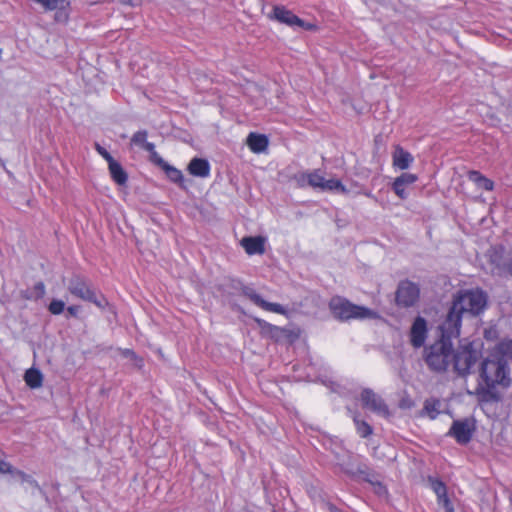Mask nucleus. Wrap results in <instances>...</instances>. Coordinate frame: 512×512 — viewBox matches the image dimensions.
I'll return each instance as SVG.
<instances>
[{"mask_svg":"<svg viewBox=\"0 0 512 512\" xmlns=\"http://www.w3.org/2000/svg\"><path fill=\"white\" fill-rule=\"evenodd\" d=\"M353 420L360 437L366 438L372 434L373 429L367 422L360 420L357 415L353 417Z\"/></svg>","mask_w":512,"mask_h":512,"instance_id":"nucleus-27","label":"nucleus"},{"mask_svg":"<svg viewBox=\"0 0 512 512\" xmlns=\"http://www.w3.org/2000/svg\"><path fill=\"white\" fill-rule=\"evenodd\" d=\"M343 471L350 476H355L357 474L363 475L364 480L374 486V491L377 495L384 496L387 494L386 487L378 480H374L366 470L361 469L359 467L356 471H352V470L346 469V468H343Z\"/></svg>","mask_w":512,"mask_h":512,"instance_id":"nucleus-17","label":"nucleus"},{"mask_svg":"<svg viewBox=\"0 0 512 512\" xmlns=\"http://www.w3.org/2000/svg\"><path fill=\"white\" fill-rule=\"evenodd\" d=\"M437 503L442 506L444 509L445 507H448L452 505L450 499L447 496V492L444 493V495L437 496Z\"/></svg>","mask_w":512,"mask_h":512,"instance_id":"nucleus-37","label":"nucleus"},{"mask_svg":"<svg viewBox=\"0 0 512 512\" xmlns=\"http://www.w3.org/2000/svg\"><path fill=\"white\" fill-rule=\"evenodd\" d=\"M427 322L426 320L418 316L415 318L409 333L410 343L414 348H420L424 345L427 338Z\"/></svg>","mask_w":512,"mask_h":512,"instance_id":"nucleus-11","label":"nucleus"},{"mask_svg":"<svg viewBox=\"0 0 512 512\" xmlns=\"http://www.w3.org/2000/svg\"><path fill=\"white\" fill-rule=\"evenodd\" d=\"M14 472V467L9 464L8 462H5L3 460H0V473L2 474H6V473H13Z\"/></svg>","mask_w":512,"mask_h":512,"instance_id":"nucleus-36","label":"nucleus"},{"mask_svg":"<svg viewBox=\"0 0 512 512\" xmlns=\"http://www.w3.org/2000/svg\"><path fill=\"white\" fill-rule=\"evenodd\" d=\"M49 311L53 315L61 314L65 309V303L62 300L54 299L49 305Z\"/></svg>","mask_w":512,"mask_h":512,"instance_id":"nucleus-31","label":"nucleus"},{"mask_svg":"<svg viewBox=\"0 0 512 512\" xmlns=\"http://www.w3.org/2000/svg\"><path fill=\"white\" fill-rule=\"evenodd\" d=\"M122 5H127L130 7H139L142 5V0H117Z\"/></svg>","mask_w":512,"mask_h":512,"instance_id":"nucleus-38","label":"nucleus"},{"mask_svg":"<svg viewBox=\"0 0 512 512\" xmlns=\"http://www.w3.org/2000/svg\"><path fill=\"white\" fill-rule=\"evenodd\" d=\"M294 179L299 187L309 186V172H301L294 176Z\"/></svg>","mask_w":512,"mask_h":512,"instance_id":"nucleus-34","label":"nucleus"},{"mask_svg":"<svg viewBox=\"0 0 512 512\" xmlns=\"http://www.w3.org/2000/svg\"><path fill=\"white\" fill-rule=\"evenodd\" d=\"M469 180L476 183L477 186L486 191H491L494 188V183L490 179L486 178L478 171H470L468 174Z\"/></svg>","mask_w":512,"mask_h":512,"instance_id":"nucleus-23","label":"nucleus"},{"mask_svg":"<svg viewBox=\"0 0 512 512\" xmlns=\"http://www.w3.org/2000/svg\"><path fill=\"white\" fill-rule=\"evenodd\" d=\"M440 409L441 401L439 399L430 398L424 402L422 413L433 420L440 414Z\"/></svg>","mask_w":512,"mask_h":512,"instance_id":"nucleus-24","label":"nucleus"},{"mask_svg":"<svg viewBox=\"0 0 512 512\" xmlns=\"http://www.w3.org/2000/svg\"><path fill=\"white\" fill-rule=\"evenodd\" d=\"M95 149L108 162V164L114 160V158L110 155V153L105 148H103L100 144L96 143Z\"/></svg>","mask_w":512,"mask_h":512,"instance_id":"nucleus-35","label":"nucleus"},{"mask_svg":"<svg viewBox=\"0 0 512 512\" xmlns=\"http://www.w3.org/2000/svg\"><path fill=\"white\" fill-rule=\"evenodd\" d=\"M189 173L195 177L207 178L210 175V164L206 159L193 158L188 167Z\"/></svg>","mask_w":512,"mask_h":512,"instance_id":"nucleus-15","label":"nucleus"},{"mask_svg":"<svg viewBox=\"0 0 512 512\" xmlns=\"http://www.w3.org/2000/svg\"><path fill=\"white\" fill-rule=\"evenodd\" d=\"M158 166H160L164 170L166 176L172 182L177 183L181 187H185L184 186V176L179 169L169 165L163 158H159Z\"/></svg>","mask_w":512,"mask_h":512,"instance_id":"nucleus-20","label":"nucleus"},{"mask_svg":"<svg viewBox=\"0 0 512 512\" xmlns=\"http://www.w3.org/2000/svg\"><path fill=\"white\" fill-rule=\"evenodd\" d=\"M241 293L245 297H247L251 302H253L256 306L261 309L273 313H277L280 315H285L287 313L286 309L278 303H272L264 300L261 295H259L252 287L243 286L241 288Z\"/></svg>","mask_w":512,"mask_h":512,"instance_id":"nucleus-9","label":"nucleus"},{"mask_svg":"<svg viewBox=\"0 0 512 512\" xmlns=\"http://www.w3.org/2000/svg\"><path fill=\"white\" fill-rule=\"evenodd\" d=\"M68 291L77 298L94 303L99 308H104L107 304L106 299L103 296L97 297L85 280L79 276L70 279Z\"/></svg>","mask_w":512,"mask_h":512,"instance_id":"nucleus-6","label":"nucleus"},{"mask_svg":"<svg viewBox=\"0 0 512 512\" xmlns=\"http://www.w3.org/2000/svg\"><path fill=\"white\" fill-rule=\"evenodd\" d=\"M418 177L412 173H403L397 177L393 182V190L395 194L401 198L406 199L408 194L406 193V186L412 185L417 181Z\"/></svg>","mask_w":512,"mask_h":512,"instance_id":"nucleus-13","label":"nucleus"},{"mask_svg":"<svg viewBox=\"0 0 512 512\" xmlns=\"http://www.w3.org/2000/svg\"><path fill=\"white\" fill-rule=\"evenodd\" d=\"M109 171L112 179L119 185H124L127 182V174L122 166L115 160L108 164Z\"/></svg>","mask_w":512,"mask_h":512,"instance_id":"nucleus-21","label":"nucleus"},{"mask_svg":"<svg viewBox=\"0 0 512 512\" xmlns=\"http://www.w3.org/2000/svg\"><path fill=\"white\" fill-rule=\"evenodd\" d=\"M333 317L339 321L375 319L378 314L364 306L356 305L341 296H334L329 301Z\"/></svg>","mask_w":512,"mask_h":512,"instance_id":"nucleus-3","label":"nucleus"},{"mask_svg":"<svg viewBox=\"0 0 512 512\" xmlns=\"http://www.w3.org/2000/svg\"><path fill=\"white\" fill-rule=\"evenodd\" d=\"M24 380L30 388H39L42 386L43 375L38 369L30 368L25 372Z\"/></svg>","mask_w":512,"mask_h":512,"instance_id":"nucleus-22","label":"nucleus"},{"mask_svg":"<svg viewBox=\"0 0 512 512\" xmlns=\"http://www.w3.org/2000/svg\"><path fill=\"white\" fill-rule=\"evenodd\" d=\"M449 337L444 336L425 349V362L435 372H443L448 368L452 357V344Z\"/></svg>","mask_w":512,"mask_h":512,"instance_id":"nucleus-5","label":"nucleus"},{"mask_svg":"<svg viewBox=\"0 0 512 512\" xmlns=\"http://www.w3.org/2000/svg\"><path fill=\"white\" fill-rule=\"evenodd\" d=\"M273 16L276 20H278L281 23H285L289 26H302L303 21L293 14L291 11L287 10L283 6H275L273 8Z\"/></svg>","mask_w":512,"mask_h":512,"instance_id":"nucleus-14","label":"nucleus"},{"mask_svg":"<svg viewBox=\"0 0 512 512\" xmlns=\"http://www.w3.org/2000/svg\"><path fill=\"white\" fill-rule=\"evenodd\" d=\"M34 290L38 297H43L45 294V285L43 282H38L34 286Z\"/></svg>","mask_w":512,"mask_h":512,"instance_id":"nucleus-39","label":"nucleus"},{"mask_svg":"<svg viewBox=\"0 0 512 512\" xmlns=\"http://www.w3.org/2000/svg\"><path fill=\"white\" fill-rule=\"evenodd\" d=\"M11 475L21 481V483H27L33 488L39 489V485L37 481L30 475L24 473L23 471L17 470L14 468V472Z\"/></svg>","mask_w":512,"mask_h":512,"instance_id":"nucleus-28","label":"nucleus"},{"mask_svg":"<svg viewBox=\"0 0 512 512\" xmlns=\"http://www.w3.org/2000/svg\"><path fill=\"white\" fill-rule=\"evenodd\" d=\"M419 294L420 289L417 284L409 280L401 281L396 291L397 304L404 307H411L417 302Z\"/></svg>","mask_w":512,"mask_h":512,"instance_id":"nucleus-8","label":"nucleus"},{"mask_svg":"<svg viewBox=\"0 0 512 512\" xmlns=\"http://www.w3.org/2000/svg\"><path fill=\"white\" fill-rule=\"evenodd\" d=\"M361 401L364 408L380 415L387 417L389 410L383 399L370 389H364L361 393Z\"/></svg>","mask_w":512,"mask_h":512,"instance_id":"nucleus-10","label":"nucleus"},{"mask_svg":"<svg viewBox=\"0 0 512 512\" xmlns=\"http://www.w3.org/2000/svg\"><path fill=\"white\" fill-rule=\"evenodd\" d=\"M445 512H454L453 505H450L448 507H445Z\"/></svg>","mask_w":512,"mask_h":512,"instance_id":"nucleus-43","label":"nucleus"},{"mask_svg":"<svg viewBox=\"0 0 512 512\" xmlns=\"http://www.w3.org/2000/svg\"><path fill=\"white\" fill-rule=\"evenodd\" d=\"M264 242L262 237H245L242 239L241 245L249 255L263 254Z\"/></svg>","mask_w":512,"mask_h":512,"instance_id":"nucleus-16","label":"nucleus"},{"mask_svg":"<svg viewBox=\"0 0 512 512\" xmlns=\"http://www.w3.org/2000/svg\"><path fill=\"white\" fill-rule=\"evenodd\" d=\"M487 305V296L480 289L459 291L454 297L445 321L441 325L444 336L458 337L462 318L482 313Z\"/></svg>","mask_w":512,"mask_h":512,"instance_id":"nucleus-2","label":"nucleus"},{"mask_svg":"<svg viewBox=\"0 0 512 512\" xmlns=\"http://www.w3.org/2000/svg\"><path fill=\"white\" fill-rule=\"evenodd\" d=\"M327 508L329 512H343L333 504H328Z\"/></svg>","mask_w":512,"mask_h":512,"instance_id":"nucleus-42","label":"nucleus"},{"mask_svg":"<svg viewBox=\"0 0 512 512\" xmlns=\"http://www.w3.org/2000/svg\"><path fill=\"white\" fill-rule=\"evenodd\" d=\"M255 321L258 323L259 327L264 332L272 333L274 331H279V328L277 326L272 325V324L268 323L267 321H265L263 319L256 318Z\"/></svg>","mask_w":512,"mask_h":512,"instance_id":"nucleus-33","label":"nucleus"},{"mask_svg":"<svg viewBox=\"0 0 512 512\" xmlns=\"http://www.w3.org/2000/svg\"><path fill=\"white\" fill-rule=\"evenodd\" d=\"M67 311L71 316H76L79 311V306H75V305L69 306L67 308Z\"/></svg>","mask_w":512,"mask_h":512,"instance_id":"nucleus-40","label":"nucleus"},{"mask_svg":"<svg viewBox=\"0 0 512 512\" xmlns=\"http://www.w3.org/2000/svg\"><path fill=\"white\" fill-rule=\"evenodd\" d=\"M512 340L501 341L480 365V382L473 390L466 389L469 395H476L479 401L489 402L498 399L496 389L508 388L512 382Z\"/></svg>","mask_w":512,"mask_h":512,"instance_id":"nucleus-1","label":"nucleus"},{"mask_svg":"<svg viewBox=\"0 0 512 512\" xmlns=\"http://www.w3.org/2000/svg\"><path fill=\"white\" fill-rule=\"evenodd\" d=\"M413 162V156L402 147L396 146L393 153V165L401 170L407 169Z\"/></svg>","mask_w":512,"mask_h":512,"instance_id":"nucleus-19","label":"nucleus"},{"mask_svg":"<svg viewBox=\"0 0 512 512\" xmlns=\"http://www.w3.org/2000/svg\"><path fill=\"white\" fill-rule=\"evenodd\" d=\"M428 482L430 484L431 489L436 494V496L444 495L445 492H447L446 485L444 482L437 478L429 477Z\"/></svg>","mask_w":512,"mask_h":512,"instance_id":"nucleus-30","label":"nucleus"},{"mask_svg":"<svg viewBox=\"0 0 512 512\" xmlns=\"http://www.w3.org/2000/svg\"><path fill=\"white\" fill-rule=\"evenodd\" d=\"M476 430V421L473 418L454 420L447 435L453 437L457 443L465 445L470 442Z\"/></svg>","mask_w":512,"mask_h":512,"instance_id":"nucleus-7","label":"nucleus"},{"mask_svg":"<svg viewBox=\"0 0 512 512\" xmlns=\"http://www.w3.org/2000/svg\"><path fill=\"white\" fill-rule=\"evenodd\" d=\"M321 190L330 192L336 191L341 194L348 193V189L338 179H325Z\"/></svg>","mask_w":512,"mask_h":512,"instance_id":"nucleus-25","label":"nucleus"},{"mask_svg":"<svg viewBox=\"0 0 512 512\" xmlns=\"http://www.w3.org/2000/svg\"><path fill=\"white\" fill-rule=\"evenodd\" d=\"M268 138L263 134L250 133L247 137V145L254 153H262L268 147Z\"/></svg>","mask_w":512,"mask_h":512,"instance_id":"nucleus-18","label":"nucleus"},{"mask_svg":"<svg viewBox=\"0 0 512 512\" xmlns=\"http://www.w3.org/2000/svg\"><path fill=\"white\" fill-rule=\"evenodd\" d=\"M147 132L146 131H138L136 132L131 141L133 144L142 146L146 151H153L155 145L151 142H147Z\"/></svg>","mask_w":512,"mask_h":512,"instance_id":"nucleus-26","label":"nucleus"},{"mask_svg":"<svg viewBox=\"0 0 512 512\" xmlns=\"http://www.w3.org/2000/svg\"><path fill=\"white\" fill-rule=\"evenodd\" d=\"M151 153V158L153 160L154 163H156L158 165V160L159 158H161L158 153L155 151V148L153 149V151H149Z\"/></svg>","mask_w":512,"mask_h":512,"instance_id":"nucleus-41","label":"nucleus"},{"mask_svg":"<svg viewBox=\"0 0 512 512\" xmlns=\"http://www.w3.org/2000/svg\"><path fill=\"white\" fill-rule=\"evenodd\" d=\"M119 351H120V354H121L123 357H125V358H129V359H131V360L135 361V364H136L137 366H141V365H142V359H141V358H139V357L135 354V352H134L133 350H131V349H119Z\"/></svg>","mask_w":512,"mask_h":512,"instance_id":"nucleus-32","label":"nucleus"},{"mask_svg":"<svg viewBox=\"0 0 512 512\" xmlns=\"http://www.w3.org/2000/svg\"><path fill=\"white\" fill-rule=\"evenodd\" d=\"M481 356V343L479 341H460L453 354L454 371L460 376H467Z\"/></svg>","mask_w":512,"mask_h":512,"instance_id":"nucleus-4","label":"nucleus"},{"mask_svg":"<svg viewBox=\"0 0 512 512\" xmlns=\"http://www.w3.org/2000/svg\"><path fill=\"white\" fill-rule=\"evenodd\" d=\"M490 259L495 264L497 273H508L512 275V255H503L502 248H493L490 251Z\"/></svg>","mask_w":512,"mask_h":512,"instance_id":"nucleus-12","label":"nucleus"},{"mask_svg":"<svg viewBox=\"0 0 512 512\" xmlns=\"http://www.w3.org/2000/svg\"><path fill=\"white\" fill-rule=\"evenodd\" d=\"M366 196L371 197V193H365Z\"/></svg>","mask_w":512,"mask_h":512,"instance_id":"nucleus-44","label":"nucleus"},{"mask_svg":"<svg viewBox=\"0 0 512 512\" xmlns=\"http://www.w3.org/2000/svg\"><path fill=\"white\" fill-rule=\"evenodd\" d=\"M324 180L325 178L319 170L309 172V186L312 188L322 189Z\"/></svg>","mask_w":512,"mask_h":512,"instance_id":"nucleus-29","label":"nucleus"}]
</instances>
